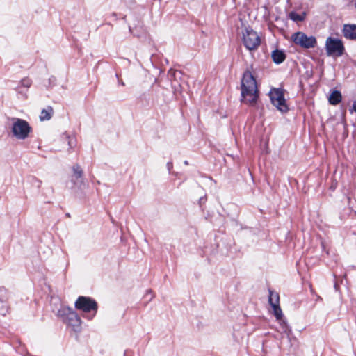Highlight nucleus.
<instances>
[{"mask_svg": "<svg viewBox=\"0 0 356 356\" xmlns=\"http://www.w3.org/2000/svg\"><path fill=\"white\" fill-rule=\"evenodd\" d=\"M242 101L250 105H254L259 97L255 79L249 71L244 72L241 81Z\"/></svg>", "mask_w": 356, "mask_h": 356, "instance_id": "1", "label": "nucleus"}, {"mask_svg": "<svg viewBox=\"0 0 356 356\" xmlns=\"http://www.w3.org/2000/svg\"><path fill=\"white\" fill-rule=\"evenodd\" d=\"M10 121V130L15 138L18 140H24L29 137L31 127L26 120L13 118Z\"/></svg>", "mask_w": 356, "mask_h": 356, "instance_id": "2", "label": "nucleus"}, {"mask_svg": "<svg viewBox=\"0 0 356 356\" xmlns=\"http://www.w3.org/2000/svg\"><path fill=\"white\" fill-rule=\"evenodd\" d=\"M325 49L328 56L339 57L343 54L345 47L341 39L328 37L325 40Z\"/></svg>", "mask_w": 356, "mask_h": 356, "instance_id": "3", "label": "nucleus"}, {"mask_svg": "<svg viewBox=\"0 0 356 356\" xmlns=\"http://www.w3.org/2000/svg\"><path fill=\"white\" fill-rule=\"evenodd\" d=\"M243 42L250 51L254 50L261 44V38L258 33L250 28H245L242 33Z\"/></svg>", "mask_w": 356, "mask_h": 356, "instance_id": "4", "label": "nucleus"}, {"mask_svg": "<svg viewBox=\"0 0 356 356\" xmlns=\"http://www.w3.org/2000/svg\"><path fill=\"white\" fill-rule=\"evenodd\" d=\"M270 98L272 104L282 113L289 111V107L284 97V90L280 88H273L270 91Z\"/></svg>", "mask_w": 356, "mask_h": 356, "instance_id": "5", "label": "nucleus"}, {"mask_svg": "<svg viewBox=\"0 0 356 356\" xmlns=\"http://www.w3.org/2000/svg\"><path fill=\"white\" fill-rule=\"evenodd\" d=\"M293 42L305 49L314 48L316 45V39L314 36H308L305 33L298 31L291 35Z\"/></svg>", "mask_w": 356, "mask_h": 356, "instance_id": "6", "label": "nucleus"}, {"mask_svg": "<svg viewBox=\"0 0 356 356\" xmlns=\"http://www.w3.org/2000/svg\"><path fill=\"white\" fill-rule=\"evenodd\" d=\"M75 307L84 312L94 311L95 313L97 309V302L90 298L80 296L75 302Z\"/></svg>", "mask_w": 356, "mask_h": 356, "instance_id": "7", "label": "nucleus"}, {"mask_svg": "<svg viewBox=\"0 0 356 356\" xmlns=\"http://www.w3.org/2000/svg\"><path fill=\"white\" fill-rule=\"evenodd\" d=\"M65 321L73 327L74 331L77 332L79 330L81 321L77 314L71 309H67V316Z\"/></svg>", "mask_w": 356, "mask_h": 356, "instance_id": "8", "label": "nucleus"}, {"mask_svg": "<svg viewBox=\"0 0 356 356\" xmlns=\"http://www.w3.org/2000/svg\"><path fill=\"white\" fill-rule=\"evenodd\" d=\"M342 32L346 38L356 40V24H344Z\"/></svg>", "mask_w": 356, "mask_h": 356, "instance_id": "9", "label": "nucleus"}, {"mask_svg": "<svg viewBox=\"0 0 356 356\" xmlns=\"http://www.w3.org/2000/svg\"><path fill=\"white\" fill-rule=\"evenodd\" d=\"M271 56H272L273 60L275 63H277V64L282 63L285 60V58H286V56H285V54L284 53V51H282L281 50H278V49L273 51L272 52Z\"/></svg>", "mask_w": 356, "mask_h": 356, "instance_id": "10", "label": "nucleus"}, {"mask_svg": "<svg viewBox=\"0 0 356 356\" xmlns=\"http://www.w3.org/2000/svg\"><path fill=\"white\" fill-rule=\"evenodd\" d=\"M341 101V94L337 90L333 91L329 97V102L332 105H336Z\"/></svg>", "mask_w": 356, "mask_h": 356, "instance_id": "11", "label": "nucleus"}, {"mask_svg": "<svg viewBox=\"0 0 356 356\" xmlns=\"http://www.w3.org/2000/svg\"><path fill=\"white\" fill-rule=\"evenodd\" d=\"M53 113V108L49 106L47 108H44L41 111L40 119L41 121L49 120L51 119Z\"/></svg>", "mask_w": 356, "mask_h": 356, "instance_id": "12", "label": "nucleus"}, {"mask_svg": "<svg viewBox=\"0 0 356 356\" xmlns=\"http://www.w3.org/2000/svg\"><path fill=\"white\" fill-rule=\"evenodd\" d=\"M268 300L271 306L279 305L280 297L278 293L270 290Z\"/></svg>", "mask_w": 356, "mask_h": 356, "instance_id": "13", "label": "nucleus"}, {"mask_svg": "<svg viewBox=\"0 0 356 356\" xmlns=\"http://www.w3.org/2000/svg\"><path fill=\"white\" fill-rule=\"evenodd\" d=\"M305 16H306L305 13H302V14H298L296 12H291L289 13L290 19L294 22H302L305 19Z\"/></svg>", "mask_w": 356, "mask_h": 356, "instance_id": "14", "label": "nucleus"}, {"mask_svg": "<svg viewBox=\"0 0 356 356\" xmlns=\"http://www.w3.org/2000/svg\"><path fill=\"white\" fill-rule=\"evenodd\" d=\"M274 314L277 320H281L282 317V312L279 305L272 306Z\"/></svg>", "mask_w": 356, "mask_h": 356, "instance_id": "15", "label": "nucleus"}, {"mask_svg": "<svg viewBox=\"0 0 356 356\" xmlns=\"http://www.w3.org/2000/svg\"><path fill=\"white\" fill-rule=\"evenodd\" d=\"M31 85V81L30 79H24L21 81L20 82V88L21 87H24L26 88H28L30 87V86Z\"/></svg>", "mask_w": 356, "mask_h": 356, "instance_id": "16", "label": "nucleus"}, {"mask_svg": "<svg viewBox=\"0 0 356 356\" xmlns=\"http://www.w3.org/2000/svg\"><path fill=\"white\" fill-rule=\"evenodd\" d=\"M73 171L77 178L81 177L82 171L79 166L77 165V166L74 167Z\"/></svg>", "mask_w": 356, "mask_h": 356, "instance_id": "17", "label": "nucleus"}, {"mask_svg": "<svg viewBox=\"0 0 356 356\" xmlns=\"http://www.w3.org/2000/svg\"><path fill=\"white\" fill-rule=\"evenodd\" d=\"M350 113L356 112V100L353 102V106L350 109Z\"/></svg>", "mask_w": 356, "mask_h": 356, "instance_id": "18", "label": "nucleus"}]
</instances>
